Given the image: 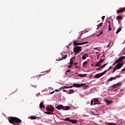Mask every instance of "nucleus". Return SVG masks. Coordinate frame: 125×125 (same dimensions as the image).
<instances>
[{
	"label": "nucleus",
	"instance_id": "09e8293b",
	"mask_svg": "<svg viewBox=\"0 0 125 125\" xmlns=\"http://www.w3.org/2000/svg\"><path fill=\"white\" fill-rule=\"evenodd\" d=\"M78 68H79V66H76L75 67V69H78Z\"/></svg>",
	"mask_w": 125,
	"mask_h": 125
},
{
	"label": "nucleus",
	"instance_id": "4468645a",
	"mask_svg": "<svg viewBox=\"0 0 125 125\" xmlns=\"http://www.w3.org/2000/svg\"><path fill=\"white\" fill-rule=\"evenodd\" d=\"M88 53H85L82 56L83 60H85L87 57H88Z\"/></svg>",
	"mask_w": 125,
	"mask_h": 125
},
{
	"label": "nucleus",
	"instance_id": "393cba45",
	"mask_svg": "<svg viewBox=\"0 0 125 125\" xmlns=\"http://www.w3.org/2000/svg\"><path fill=\"white\" fill-rule=\"evenodd\" d=\"M103 25V22L100 23L99 25H97V29H98L99 28H101L102 27Z\"/></svg>",
	"mask_w": 125,
	"mask_h": 125
},
{
	"label": "nucleus",
	"instance_id": "9d476101",
	"mask_svg": "<svg viewBox=\"0 0 125 125\" xmlns=\"http://www.w3.org/2000/svg\"><path fill=\"white\" fill-rule=\"evenodd\" d=\"M122 84V83H118L116 84H114L112 86V87L113 88H117V87H119V86H121V85Z\"/></svg>",
	"mask_w": 125,
	"mask_h": 125
},
{
	"label": "nucleus",
	"instance_id": "e433bc0d",
	"mask_svg": "<svg viewBox=\"0 0 125 125\" xmlns=\"http://www.w3.org/2000/svg\"><path fill=\"white\" fill-rule=\"evenodd\" d=\"M93 102H94V101H92V100H91V105L92 106L93 105Z\"/></svg>",
	"mask_w": 125,
	"mask_h": 125
},
{
	"label": "nucleus",
	"instance_id": "ea45409f",
	"mask_svg": "<svg viewBox=\"0 0 125 125\" xmlns=\"http://www.w3.org/2000/svg\"><path fill=\"white\" fill-rule=\"evenodd\" d=\"M78 65V62H74V66H77Z\"/></svg>",
	"mask_w": 125,
	"mask_h": 125
},
{
	"label": "nucleus",
	"instance_id": "4be33fe9",
	"mask_svg": "<svg viewBox=\"0 0 125 125\" xmlns=\"http://www.w3.org/2000/svg\"><path fill=\"white\" fill-rule=\"evenodd\" d=\"M40 108H44V107H45L44 106V104H43V103H41L39 105Z\"/></svg>",
	"mask_w": 125,
	"mask_h": 125
},
{
	"label": "nucleus",
	"instance_id": "2f4dec72",
	"mask_svg": "<svg viewBox=\"0 0 125 125\" xmlns=\"http://www.w3.org/2000/svg\"><path fill=\"white\" fill-rule=\"evenodd\" d=\"M107 125H117V124H116V123L112 124V123H107Z\"/></svg>",
	"mask_w": 125,
	"mask_h": 125
},
{
	"label": "nucleus",
	"instance_id": "c9c22d12",
	"mask_svg": "<svg viewBox=\"0 0 125 125\" xmlns=\"http://www.w3.org/2000/svg\"><path fill=\"white\" fill-rule=\"evenodd\" d=\"M112 69H113V67L112 66H110L109 67V68L107 69V71H109V70H111Z\"/></svg>",
	"mask_w": 125,
	"mask_h": 125
},
{
	"label": "nucleus",
	"instance_id": "f8f14e48",
	"mask_svg": "<svg viewBox=\"0 0 125 125\" xmlns=\"http://www.w3.org/2000/svg\"><path fill=\"white\" fill-rule=\"evenodd\" d=\"M125 56H122L120 57L117 61L118 63H119V62H122L123 60H125Z\"/></svg>",
	"mask_w": 125,
	"mask_h": 125
},
{
	"label": "nucleus",
	"instance_id": "6ab92c4d",
	"mask_svg": "<svg viewBox=\"0 0 125 125\" xmlns=\"http://www.w3.org/2000/svg\"><path fill=\"white\" fill-rule=\"evenodd\" d=\"M88 63V62L87 61H85L83 63V68H86V65H87Z\"/></svg>",
	"mask_w": 125,
	"mask_h": 125
},
{
	"label": "nucleus",
	"instance_id": "7c9ffc66",
	"mask_svg": "<svg viewBox=\"0 0 125 125\" xmlns=\"http://www.w3.org/2000/svg\"><path fill=\"white\" fill-rule=\"evenodd\" d=\"M61 88H62V89H64L65 88H66V89L69 88V87L67 86H64L62 87Z\"/></svg>",
	"mask_w": 125,
	"mask_h": 125
},
{
	"label": "nucleus",
	"instance_id": "473e14b6",
	"mask_svg": "<svg viewBox=\"0 0 125 125\" xmlns=\"http://www.w3.org/2000/svg\"><path fill=\"white\" fill-rule=\"evenodd\" d=\"M117 63H118V62L116 61L115 62L113 63L112 66H115Z\"/></svg>",
	"mask_w": 125,
	"mask_h": 125
},
{
	"label": "nucleus",
	"instance_id": "a18cd8bd",
	"mask_svg": "<svg viewBox=\"0 0 125 125\" xmlns=\"http://www.w3.org/2000/svg\"><path fill=\"white\" fill-rule=\"evenodd\" d=\"M93 105H96V102H93Z\"/></svg>",
	"mask_w": 125,
	"mask_h": 125
},
{
	"label": "nucleus",
	"instance_id": "a211bd4d",
	"mask_svg": "<svg viewBox=\"0 0 125 125\" xmlns=\"http://www.w3.org/2000/svg\"><path fill=\"white\" fill-rule=\"evenodd\" d=\"M28 119H30V120H37V117L35 116H30L28 117Z\"/></svg>",
	"mask_w": 125,
	"mask_h": 125
},
{
	"label": "nucleus",
	"instance_id": "a19ab883",
	"mask_svg": "<svg viewBox=\"0 0 125 125\" xmlns=\"http://www.w3.org/2000/svg\"><path fill=\"white\" fill-rule=\"evenodd\" d=\"M102 20H104V19H105V16H103L102 17Z\"/></svg>",
	"mask_w": 125,
	"mask_h": 125
},
{
	"label": "nucleus",
	"instance_id": "864d4df0",
	"mask_svg": "<svg viewBox=\"0 0 125 125\" xmlns=\"http://www.w3.org/2000/svg\"><path fill=\"white\" fill-rule=\"evenodd\" d=\"M20 125L18 124V125Z\"/></svg>",
	"mask_w": 125,
	"mask_h": 125
},
{
	"label": "nucleus",
	"instance_id": "58836bf2",
	"mask_svg": "<svg viewBox=\"0 0 125 125\" xmlns=\"http://www.w3.org/2000/svg\"><path fill=\"white\" fill-rule=\"evenodd\" d=\"M102 33H103V32H100V33L99 34L97 35H96L97 37H98V36H100V35H102Z\"/></svg>",
	"mask_w": 125,
	"mask_h": 125
},
{
	"label": "nucleus",
	"instance_id": "603ef678",
	"mask_svg": "<svg viewBox=\"0 0 125 125\" xmlns=\"http://www.w3.org/2000/svg\"><path fill=\"white\" fill-rule=\"evenodd\" d=\"M100 32H103V30H101Z\"/></svg>",
	"mask_w": 125,
	"mask_h": 125
},
{
	"label": "nucleus",
	"instance_id": "8fccbe9b",
	"mask_svg": "<svg viewBox=\"0 0 125 125\" xmlns=\"http://www.w3.org/2000/svg\"><path fill=\"white\" fill-rule=\"evenodd\" d=\"M55 91L59 92V90L56 89V90H55Z\"/></svg>",
	"mask_w": 125,
	"mask_h": 125
},
{
	"label": "nucleus",
	"instance_id": "c03bdc74",
	"mask_svg": "<svg viewBox=\"0 0 125 125\" xmlns=\"http://www.w3.org/2000/svg\"><path fill=\"white\" fill-rule=\"evenodd\" d=\"M53 93H54V91L51 92L50 93V94H53Z\"/></svg>",
	"mask_w": 125,
	"mask_h": 125
},
{
	"label": "nucleus",
	"instance_id": "20e7f679",
	"mask_svg": "<svg viewBox=\"0 0 125 125\" xmlns=\"http://www.w3.org/2000/svg\"><path fill=\"white\" fill-rule=\"evenodd\" d=\"M124 63H118L116 66L113 68L112 73H115L117 70H119L122 68V66H124Z\"/></svg>",
	"mask_w": 125,
	"mask_h": 125
},
{
	"label": "nucleus",
	"instance_id": "72a5a7b5",
	"mask_svg": "<svg viewBox=\"0 0 125 125\" xmlns=\"http://www.w3.org/2000/svg\"><path fill=\"white\" fill-rule=\"evenodd\" d=\"M70 72H71L70 70L66 71L65 73V75H67V73H70Z\"/></svg>",
	"mask_w": 125,
	"mask_h": 125
},
{
	"label": "nucleus",
	"instance_id": "bb28decb",
	"mask_svg": "<svg viewBox=\"0 0 125 125\" xmlns=\"http://www.w3.org/2000/svg\"><path fill=\"white\" fill-rule=\"evenodd\" d=\"M95 67H101V63L98 62L95 65Z\"/></svg>",
	"mask_w": 125,
	"mask_h": 125
},
{
	"label": "nucleus",
	"instance_id": "423d86ee",
	"mask_svg": "<svg viewBox=\"0 0 125 125\" xmlns=\"http://www.w3.org/2000/svg\"><path fill=\"white\" fill-rule=\"evenodd\" d=\"M107 73V70H105L102 73H98L96 74L94 77V79H99V78H101L102 76H104V75H105Z\"/></svg>",
	"mask_w": 125,
	"mask_h": 125
},
{
	"label": "nucleus",
	"instance_id": "a878e982",
	"mask_svg": "<svg viewBox=\"0 0 125 125\" xmlns=\"http://www.w3.org/2000/svg\"><path fill=\"white\" fill-rule=\"evenodd\" d=\"M45 114H46L47 115H54V113L52 112H49L48 111H46L44 112Z\"/></svg>",
	"mask_w": 125,
	"mask_h": 125
},
{
	"label": "nucleus",
	"instance_id": "ddd939ff",
	"mask_svg": "<svg viewBox=\"0 0 125 125\" xmlns=\"http://www.w3.org/2000/svg\"><path fill=\"white\" fill-rule=\"evenodd\" d=\"M76 59V57H72L70 60V65H73L74 64V61Z\"/></svg>",
	"mask_w": 125,
	"mask_h": 125
},
{
	"label": "nucleus",
	"instance_id": "de8ad7c7",
	"mask_svg": "<svg viewBox=\"0 0 125 125\" xmlns=\"http://www.w3.org/2000/svg\"><path fill=\"white\" fill-rule=\"evenodd\" d=\"M68 120H69V118H66L65 119V121H68Z\"/></svg>",
	"mask_w": 125,
	"mask_h": 125
},
{
	"label": "nucleus",
	"instance_id": "0eeeda50",
	"mask_svg": "<svg viewBox=\"0 0 125 125\" xmlns=\"http://www.w3.org/2000/svg\"><path fill=\"white\" fill-rule=\"evenodd\" d=\"M79 41H75L73 42V44L74 45H83V44H85L86 43H88V42H83L81 43L78 42Z\"/></svg>",
	"mask_w": 125,
	"mask_h": 125
},
{
	"label": "nucleus",
	"instance_id": "5701e85b",
	"mask_svg": "<svg viewBox=\"0 0 125 125\" xmlns=\"http://www.w3.org/2000/svg\"><path fill=\"white\" fill-rule=\"evenodd\" d=\"M69 122H71L72 124H77V123H78V121L75 120H70Z\"/></svg>",
	"mask_w": 125,
	"mask_h": 125
},
{
	"label": "nucleus",
	"instance_id": "4c0bfd02",
	"mask_svg": "<svg viewBox=\"0 0 125 125\" xmlns=\"http://www.w3.org/2000/svg\"><path fill=\"white\" fill-rule=\"evenodd\" d=\"M43 73H45V74H44V75H45V74H47L48 73H49V71H46Z\"/></svg>",
	"mask_w": 125,
	"mask_h": 125
},
{
	"label": "nucleus",
	"instance_id": "79ce46f5",
	"mask_svg": "<svg viewBox=\"0 0 125 125\" xmlns=\"http://www.w3.org/2000/svg\"><path fill=\"white\" fill-rule=\"evenodd\" d=\"M72 66L71 64L68 66V68H72Z\"/></svg>",
	"mask_w": 125,
	"mask_h": 125
},
{
	"label": "nucleus",
	"instance_id": "f257e3e1",
	"mask_svg": "<svg viewBox=\"0 0 125 125\" xmlns=\"http://www.w3.org/2000/svg\"><path fill=\"white\" fill-rule=\"evenodd\" d=\"M8 121L10 124L13 125H15V123L16 124H21L22 123V121L17 117H10L8 118Z\"/></svg>",
	"mask_w": 125,
	"mask_h": 125
},
{
	"label": "nucleus",
	"instance_id": "c85d7f7f",
	"mask_svg": "<svg viewBox=\"0 0 125 125\" xmlns=\"http://www.w3.org/2000/svg\"><path fill=\"white\" fill-rule=\"evenodd\" d=\"M103 62H104V60L102 59H100L99 61V62L101 63V64L103 63Z\"/></svg>",
	"mask_w": 125,
	"mask_h": 125
},
{
	"label": "nucleus",
	"instance_id": "dca6fc26",
	"mask_svg": "<svg viewBox=\"0 0 125 125\" xmlns=\"http://www.w3.org/2000/svg\"><path fill=\"white\" fill-rule=\"evenodd\" d=\"M75 92V90L73 89H69V91L67 92V94H72L73 93H74Z\"/></svg>",
	"mask_w": 125,
	"mask_h": 125
},
{
	"label": "nucleus",
	"instance_id": "49530a36",
	"mask_svg": "<svg viewBox=\"0 0 125 125\" xmlns=\"http://www.w3.org/2000/svg\"><path fill=\"white\" fill-rule=\"evenodd\" d=\"M124 71H125V69H123L122 70V72H124Z\"/></svg>",
	"mask_w": 125,
	"mask_h": 125
},
{
	"label": "nucleus",
	"instance_id": "aec40b11",
	"mask_svg": "<svg viewBox=\"0 0 125 125\" xmlns=\"http://www.w3.org/2000/svg\"><path fill=\"white\" fill-rule=\"evenodd\" d=\"M105 102L107 105H110L112 103V101H109L107 100H104Z\"/></svg>",
	"mask_w": 125,
	"mask_h": 125
},
{
	"label": "nucleus",
	"instance_id": "37998d69",
	"mask_svg": "<svg viewBox=\"0 0 125 125\" xmlns=\"http://www.w3.org/2000/svg\"><path fill=\"white\" fill-rule=\"evenodd\" d=\"M62 91H63V92H67V90H63Z\"/></svg>",
	"mask_w": 125,
	"mask_h": 125
},
{
	"label": "nucleus",
	"instance_id": "39448f33",
	"mask_svg": "<svg viewBox=\"0 0 125 125\" xmlns=\"http://www.w3.org/2000/svg\"><path fill=\"white\" fill-rule=\"evenodd\" d=\"M74 52H75V55H77V53L79 54L82 51V46H75L73 49Z\"/></svg>",
	"mask_w": 125,
	"mask_h": 125
},
{
	"label": "nucleus",
	"instance_id": "f704fd0d",
	"mask_svg": "<svg viewBox=\"0 0 125 125\" xmlns=\"http://www.w3.org/2000/svg\"><path fill=\"white\" fill-rule=\"evenodd\" d=\"M108 28H109L108 31H112V28H111V26H110V25H109Z\"/></svg>",
	"mask_w": 125,
	"mask_h": 125
},
{
	"label": "nucleus",
	"instance_id": "9b49d317",
	"mask_svg": "<svg viewBox=\"0 0 125 125\" xmlns=\"http://www.w3.org/2000/svg\"><path fill=\"white\" fill-rule=\"evenodd\" d=\"M125 7L124 8H120L117 11V13H121L122 12H125Z\"/></svg>",
	"mask_w": 125,
	"mask_h": 125
},
{
	"label": "nucleus",
	"instance_id": "cd10ccee",
	"mask_svg": "<svg viewBox=\"0 0 125 125\" xmlns=\"http://www.w3.org/2000/svg\"><path fill=\"white\" fill-rule=\"evenodd\" d=\"M92 101L94 102H98V99L97 98H94V99H93L92 100Z\"/></svg>",
	"mask_w": 125,
	"mask_h": 125
},
{
	"label": "nucleus",
	"instance_id": "7ed1b4c3",
	"mask_svg": "<svg viewBox=\"0 0 125 125\" xmlns=\"http://www.w3.org/2000/svg\"><path fill=\"white\" fill-rule=\"evenodd\" d=\"M56 109L58 110H62V109H63L64 111H66L67 110H70V106H64L62 105H59L56 106Z\"/></svg>",
	"mask_w": 125,
	"mask_h": 125
},
{
	"label": "nucleus",
	"instance_id": "f3484780",
	"mask_svg": "<svg viewBox=\"0 0 125 125\" xmlns=\"http://www.w3.org/2000/svg\"><path fill=\"white\" fill-rule=\"evenodd\" d=\"M67 58V55H65L64 57H62V58H59L58 59V61H61L62 59H66Z\"/></svg>",
	"mask_w": 125,
	"mask_h": 125
},
{
	"label": "nucleus",
	"instance_id": "6e6552de",
	"mask_svg": "<svg viewBox=\"0 0 125 125\" xmlns=\"http://www.w3.org/2000/svg\"><path fill=\"white\" fill-rule=\"evenodd\" d=\"M46 111L48 112H53L54 111V107L53 105H49L46 107Z\"/></svg>",
	"mask_w": 125,
	"mask_h": 125
},
{
	"label": "nucleus",
	"instance_id": "f03ea898",
	"mask_svg": "<svg viewBox=\"0 0 125 125\" xmlns=\"http://www.w3.org/2000/svg\"><path fill=\"white\" fill-rule=\"evenodd\" d=\"M73 87H81V86H83L84 89H86L87 88L86 87H89V86L86 85V83H74L73 84V86H70L69 87H68V88H72Z\"/></svg>",
	"mask_w": 125,
	"mask_h": 125
},
{
	"label": "nucleus",
	"instance_id": "c756f323",
	"mask_svg": "<svg viewBox=\"0 0 125 125\" xmlns=\"http://www.w3.org/2000/svg\"><path fill=\"white\" fill-rule=\"evenodd\" d=\"M122 31V27H119L116 31V32H121Z\"/></svg>",
	"mask_w": 125,
	"mask_h": 125
},
{
	"label": "nucleus",
	"instance_id": "1a4fd4ad",
	"mask_svg": "<svg viewBox=\"0 0 125 125\" xmlns=\"http://www.w3.org/2000/svg\"><path fill=\"white\" fill-rule=\"evenodd\" d=\"M118 78H121V76H120V75H118L114 77H112L107 80V82H112V81L117 80Z\"/></svg>",
	"mask_w": 125,
	"mask_h": 125
},
{
	"label": "nucleus",
	"instance_id": "3c124183",
	"mask_svg": "<svg viewBox=\"0 0 125 125\" xmlns=\"http://www.w3.org/2000/svg\"><path fill=\"white\" fill-rule=\"evenodd\" d=\"M116 34H119V32H116Z\"/></svg>",
	"mask_w": 125,
	"mask_h": 125
},
{
	"label": "nucleus",
	"instance_id": "412c9836",
	"mask_svg": "<svg viewBox=\"0 0 125 125\" xmlns=\"http://www.w3.org/2000/svg\"><path fill=\"white\" fill-rule=\"evenodd\" d=\"M116 19L117 20H118V22H120L119 20H122L123 19V17L121 16H118L117 17H116Z\"/></svg>",
	"mask_w": 125,
	"mask_h": 125
},
{
	"label": "nucleus",
	"instance_id": "2eb2a0df",
	"mask_svg": "<svg viewBox=\"0 0 125 125\" xmlns=\"http://www.w3.org/2000/svg\"><path fill=\"white\" fill-rule=\"evenodd\" d=\"M86 74H79L77 75V77H79L80 78H83L84 77H86Z\"/></svg>",
	"mask_w": 125,
	"mask_h": 125
},
{
	"label": "nucleus",
	"instance_id": "b1692460",
	"mask_svg": "<svg viewBox=\"0 0 125 125\" xmlns=\"http://www.w3.org/2000/svg\"><path fill=\"white\" fill-rule=\"evenodd\" d=\"M107 63H105V64H104L103 66H102L99 68L96 69V70H100V69H102V68H104V67H105V66H106L107 65Z\"/></svg>",
	"mask_w": 125,
	"mask_h": 125
}]
</instances>
